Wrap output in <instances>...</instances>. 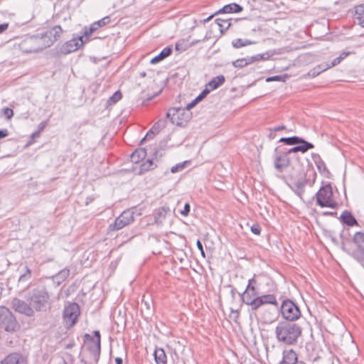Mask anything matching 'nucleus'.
Here are the masks:
<instances>
[{"instance_id": "obj_57", "label": "nucleus", "mask_w": 364, "mask_h": 364, "mask_svg": "<svg viewBox=\"0 0 364 364\" xmlns=\"http://www.w3.org/2000/svg\"><path fill=\"white\" fill-rule=\"evenodd\" d=\"M196 245H197L198 249L200 250V252L201 253V255L203 257H205V252H204V250H203V244L200 242V240H197Z\"/></svg>"}, {"instance_id": "obj_36", "label": "nucleus", "mask_w": 364, "mask_h": 364, "mask_svg": "<svg viewBox=\"0 0 364 364\" xmlns=\"http://www.w3.org/2000/svg\"><path fill=\"white\" fill-rule=\"evenodd\" d=\"M254 42L250 41V40H247V39H242V38H237V39H235L232 42V45L234 48H240L241 47H243V46H248V45H251V44H253Z\"/></svg>"}, {"instance_id": "obj_64", "label": "nucleus", "mask_w": 364, "mask_h": 364, "mask_svg": "<svg viewBox=\"0 0 364 364\" xmlns=\"http://www.w3.org/2000/svg\"><path fill=\"white\" fill-rule=\"evenodd\" d=\"M273 129H274V131L277 132H279V131L286 129V126L280 125V126L275 127Z\"/></svg>"}, {"instance_id": "obj_21", "label": "nucleus", "mask_w": 364, "mask_h": 364, "mask_svg": "<svg viewBox=\"0 0 364 364\" xmlns=\"http://www.w3.org/2000/svg\"><path fill=\"white\" fill-rule=\"evenodd\" d=\"M339 220L343 225L349 227L359 226L356 218L353 216L350 211L347 210L342 212L339 217Z\"/></svg>"}, {"instance_id": "obj_63", "label": "nucleus", "mask_w": 364, "mask_h": 364, "mask_svg": "<svg viewBox=\"0 0 364 364\" xmlns=\"http://www.w3.org/2000/svg\"><path fill=\"white\" fill-rule=\"evenodd\" d=\"M341 62L339 61V58H336L335 59L333 60V61L331 62V65H328L329 66V68L333 67V66H336L338 64H339Z\"/></svg>"}, {"instance_id": "obj_58", "label": "nucleus", "mask_w": 364, "mask_h": 364, "mask_svg": "<svg viewBox=\"0 0 364 364\" xmlns=\"http://www.w3.org/2000/svg\"><path fill=\"white\" fill-rule=\"evenodd\" d=\"M9 134L6 129H0V140L8 136Z\"/></svg>"}, {"instance_id": "obj_6", "label": "nucleus", "mask_w": 364, "mask_h": 364, "mask_svg": "<svg viewBox=\"0 0 364 364\" xmlns=\"http://www.w3.org/2000/svg\"><path fill=\"white\" fill-rule=\"evenodd\" d=\"M279 309L282 318L286 321L293 322L301 316V312L299 306L289 299H284L282 304L279 306Z\"/></svg>"}, {"instance_id": "obj_46", "label": "nucleus", "mask_w": 364, "mask_h": 364, "mask_svg": "<svg viewBox=\"0 0 364 364\" xmlns=\"http://www.w3.org/2000/svg\"><path fill=\"white\" fill-rule=\"evenodd\" d=\"M261 230H262L261 227L258 223H254L251 226L252 232L256 235H259L261 233Z\"/></svg>"}, {"instance_id": "obj_3", "label": "nucleus", "mask_w": 364, "mask_h": 364, "mask_svg": "<svg viewBox=\"0 0 364 364\" xmlns=\"http://www.w3.org/2000/svg\"><path fill=\"white\" fill-rule=\"evenodd\" d=\"M28 300L31 302L34 312L46 311L50 309V296L46 287L33 289Z\"/></svg>"}, {"instance_id": "obj_30", "label": "nucleus", "mask_w": 364, "mask_h": 364, "mask_svg": "<svg viewBox=\"0 0 364 364\" xmlns=\"http://www.w3.org/2000/svg\"><path fill=\"white\" fill-rule=\"evenodd\" d=\"M225 81V78L223 75H218L213 77L208 84V86L211 87V90H215L222 85Z\"/></svg>"}, {"instance_id": "obj_28", "label": "nucleus", "mask_w": 364, "mask_h": 364, "mask_svg": "<svg viewBox=\"0 0 364 364\" xmlns=\"http://www.w3.org/2000/svg\"><path fill=\"white\" fill-rule=\"evenodd\" d=\"M70 275V269L65 268L53 276V280L58 285L62 284Z\"/></svg>"}, {"instance_id": "obj_17", "label": "nucleus", "mask_w": 364, "mask_h": 364, "mask_svg": "<svg viewBox=\"0 0 364 364\" xmlns=\"http://www.w3.org/2000/svg\"><path fill=\"white\" fill-rule=\"evenodd\" d=\"M242 301L247 306H250L251 310L253 309V304L256 298L259 296L256 287H246L245 290L240 294Z\"/></svg>"}, {"instance_id": "obj_45", "label": "nucleus", "mask_w": 364, "mask_h": 364, "mask_svg": "<svg viewBox=\"0 0 364 364\" xmlns=\"http://www.w3.org/2000/svg\"><path fill=\"white\" fill-rule=\"evenodd\" d=\"M2 112L4 115L6 117V119H10L14 116V111L12 109L9 107H5L2 109Z\"/></svg>"}, {"instance_id": "obj_8", "label": "nucleus", "mask_w": 364, "mask_h": 364, "mask_svg": "<svg viewBox=\"0 0 364 364\" xmlns=\"http://www.w3.org/2000/svg\"><path fill=\"white\" fill-rule=\"evenodd\" d=\"M316 204L321 208H336L338 205L336 201L333 200L332 186L327 183L320 188L316 193Z\"/></svg>"}, {"instance_id": "obj_53", "label": "nucleus", "mask_w": 364, "mask_h": 364, "mask_svg": "<svg viewBox=\"0 0 364 364\" xmlns=\"http://www.w3.org/2000/svg\"><path fill=\"white\" fill-rule=\"evenodd\" d=\"M154 136H155V134H154L153 131H151V129H149V131L146 133L145 136L141 139V144H142L144 141H146L147 139H153Z\"/></svg>"}, {"instance_id": "obj_48", "label": "nucleus", "mask_w": 364, "mask_h": 364, "mask_svg": "<svg viewBox=\"0 0 364 364\" xmlns=\"http://www.w3.org/2000/svg\"><path fill=\"white\" fill-rule=\"evenodd\" d=\"M210 92L208 88L204 89L197 97L198 101L203 100Z\"/></svg>"}, {"instance_id": "obj_31", "label": "nucleus", "mask_w": 364, "mask_h": 364, "mask_svg": "<svg viewBox=\"0 0 364 364\" xmlns=\"http://www.w3.org/2000/svg\"><path fill=\"white\" fill-rule=\"evenodd\" d=\"M299 147V150L301 153H306L309 149L314 148V145L306 141L304 139L300 137L298 144H296Z\"/></svg>"}, {"instance_id": "obj_5", "label": "nucleus", "mask_w": 364, "mask_h": 364, "mask_svg": "<svg viewBox=\"0 0 364 364\" xmlns=\"http://www.w3.org/2000/svg\"><path fill=\"white\" fill-rule=\"evenodd\" d=\"M311 176V179L310 178H307V173L300 175L299 177L291 176V183L289 184V186L296 196L302 199L303 195L305 192V186L308 185L310 187H312L316 182L317 175L314 171H312Z\"/></svg>"}, {"instance_id": "obj_20", "label": "nucleus", "mask_w": 364, "mask_h": 364, "mask_svg": "<svg viewBox=\"0 0 364 364\" xmlns=\"http://www.w3.org/2000/svg\"><path fill=\"white\" fill-rule=\"evenodd\" d=\"M300 361L294 350H284L282 353V359L278 364H296Z\"/></svg>"}, {"instance_id": "obj_44", "label": "nucleus", "mask_w": 364, "mask_h": 364, "mask_svg": "<svg viewBox=\"0 0 364 364\" xmlns=\"http://www.w3.org/2000/svg\"><path fill=\"white\" fill-rule=\"evenodd\" d=\"M110 21H111L110 17L109 16H107L102 18V19H100L97 21H95V23L98 28H100V27H102V26L108 24L110 22Z\"/></svg>"}, {"instance_id": "obj_61", "label": "nucleus", "mask_w": 364, "mask_h": 364, "mask_svg": "<svg viewBox=\"0 0 364 364\" xmlns=\"http://www.w3.org/2000/svg\"><path fill=\"white\" fill-rule=\"evenodd\" d=\"M267 136L269 139H274L276 137V132L274 131V129H269V133Z\"/></svg>"}, {"instance_id": "obj_23", "label": "nucleus", "mask_w": 364, "mask_h": 364, "mask_svg": "<svg viewBox=\"0 0 364 364\" xmlns=\"http://www.w3.org/2000/svg\"><path fill=\"white\" fill-rule=\"evenodd\" d=\"M169 211V208L166 206H163L156 210L154 214L155 223H156L157 225H161L163 223V221L166 218L167 213Z\"/></svg>"}, {"instance_id": "obj_51", "label": "nucleus", "mask_w": 364, "mask_h": 364, "mask_svg": "<svg viewBox=\"0 0 364 364\" xmlns=\"http://www.w3.org/2000/svg\"><path fill=\"white\" fill-rule=\"evenodd\" d=\"M69 364H87V363L81 359V360H75L72 355H70Z\"/></svg>"}, {"instance_id": "obj_33", "label": "nucleus", "mask_w": 364, "mask_h": 364, "mask_svg": "<svg viewBox=\"0 0 364 364\" xmlns=\"http://www.w3.org/2000/svg\"><path fill=\"white\" fill-rule=\"evenodd\" d=\"M215 23L220 28V33L223 34L231 26V23L229 19L216 18Z\"/></svg>"}, {"instance_id": "obj_25", "label": "nucleus", "mask_w": 364, "mask_h": 364, "mask_svg": "<svg viewBox=\"0 0 364 364\" xmlns=\"http://www.w3.org/2000/svg\"><path fill=\"white\" fill-rule=\"evenodd\" d=\"M146 156V151L144 148L136 149L130 156L131 161L137 164Z\"/></svg>"}, {"instance_id": "obj_26", "label": "nucleus", "mask_w": 364, "mask_h": 364, "mask_svg": "<svg viewBox=\"0 0 364 364\" xmlns=\"http://www.w3.org/2000/svg\"><path fill=\"white\" fill-rule=\"evenodd\" d=\"M154 359L156 364H166L167 357L163 348H157L154 350Z\"/></svg>"}, {"instance_id": "obj_49", "label": "nucleus", "mask_w": 364, "mask_h": 364, "mask_svg": "<svg viewBox=\"0 0 364 364\" xmlns=\"http://www.w3.org/2000/svg\"><path fill=\"white\" fill-rule=\"evenodd\" d=\"M267 58V57H264V54H259V55H257L255 56L251 57L250 58V62L253 63V62L259 61V60H265Z\"/></svg>"}, {"instance_id": "obj_15", "label": "nucleus", "mask_w": 364, "mask_h": 364, "mask_svg": "<svg viewBox=\"0 0 364 364\" xmlns=\"http://www.w3.org/2000/svg\"><path fill=\"white\" fill-rule=\"evenodd\" d=\"M265 304L273 305L277 309H279V303L274 294H264L259 296L256 298V301L253 304V309L252 311H256Z\"/></svg>"}, {"instance_id": "obj_37", "label": "nucleus", "mask_w": 364, "mask_h": 364, "mask_svg": "<svg viewBox=\"0 0 364 364\" xmlns=\"http://www.w3.org/2000/svg\"><path fill=\"white\" fill-rule=\"evenodd\" d=\"M299 136H293L290 137H282L279 139V142H282L287 145L292 146L296 145L299 140Z\"/></svg>"}, {"instance_id": "obj_29", "label": "nucleus", "mask_w": 364, "mask_h": 364, "mask_svg": "<svg viewBox=\"0 0 364 364\" xmlns=\"http://www.w3.org/2000/svg\"><path fill=\"white\" fill-rule=\"evenodd\" d=\"M156 167L152 159H147L140 165L138 175H142L145 172L154 169Z\"/></svg>"}, {"instance_id": "obj_52", "label": "nucleus", "mask_w": 364, "mask_h": 364, "mask_svg": "<svg viewBox=\"0 0 364 364\" xmlns=\"http://www.w3.org/2000/svg\"><path fill=\"white\" fill-rule=\"evenodd\" d=\"M47 125H48L47 121L41 122L38 126V130L36 131V134H40L41 132H43Z\"/></svg>"}, {"instance_id": "obj_22", "label": "nucleus", "mask_w": 364, "mask_h": 364, "mask_svg": "<svg viewBox=\"0 0 364 364\" xmlns=\"http://www.w3.org/2000/svg\"><path fill=\"white\" fill-rule=\"evenodd\" d=\"M243 10L242 6L236 3H232L224 6L216 14H231V13H240Z\"/></svg>"}, {"instance_id": "obj_60", "label": "nucleus", "mask_w": 364, "mask_h": 364, "mask_svg": "<svg viewBox=\"0 0 364 364\" xmlns=\"http://www.w3.org/2000/svg\"><path fill=\"white\" fill-rule=\"evenodd\" d=\"M88 30L92 33L93 32H95V31H97L99 28L97 27V26L96 25L95 22H94L93 23H92L90 25V26L89 28H87Z\"/></svg>"}, {"instance_id": "obj_55", "label": "nucleus", "mask_w": 364, "mask_h": 364, "mask_svg": "<svg viewBox=\"0 0 364 364\" xmlns=\"http://www.w3.org/2000/svg\"><path fill=\"white\" fill-rule=\"evenodd\" d=\"M200 101H198V99L196 97L191 102L188 103L186 105V108L191 111V109L194 107Z\"/></svg>"}, {"instance_id": "obj_41", "label": "nucleus", "mask_w": 364, "mask_h": 364, "mask_svg": "<svg viewBox=\"0 0 364 364\" xmlns=\"http://www.w3.org/2000/svg\"><path fill=\"white\" fill-rule=\"evenodd\" d=\"M289 77L287 74H284L282 75H274L272 77H269L266 79L267 82H272V81H282L285 82L286 80Z\"/></svg>"}, {"instance_id": "obj_16", "label": "nucleus", "mask_w": 364, "mask_h": 364, "mask_svg": "<svg viewBox=\"0 0 364 364\" xmlns=\"http://www.w3.org/2000/svg\"><path fill=\"white\" fill-rule=\"evenodd\" d=\"M84 36H78L65 42L60 49L62 54L67 55L79 49L83 44Z\"/></svg>"}, {"instance_id": "obj_2", "label": "nucleus", "mask_w": 364, "mask_h": 364, "mask_svg": "<svg viewBox=\"0 0 364 364\" xmlns=\"http://www.w3.org/2000/svg\"><path fill=\"white\" fill-rule=\"evenodd\" d=\"M274 333L276 338L285 345H295L301 336V327L294 322L282 321L277 323Z\"/></svg>"}, {"instance_id": "obj_14", "label": "nucleus", "mask_w": 364, "mask_h": 364, "mask_svg": "<svg viewBox=\"0 0 364 364\" xmlns=\"http://www.w3.org/2000/svg\"><path fill=\"white\" fill-rule=\"evenodd\" d=\"M11 307L15 311L28 317L35 316L34 309L32 308L31 302L28 304L26 301L15 297L11 301Z\"/></svg>"}, {"instance_id": "obj_62", "label": "nucleus", "mask_w": 364, "mask_h": 364, "mask_svg": "<svg viewBox=\"0 0 364 364\" xmlns=\"http://www.w3.org/2000/svg\"><path fill=\"white\" fill-rule=\"evenodd\" d=\"M95 197L94 196H90L87 197V198L85 200V205H88L90 203L93 202L95 200Z\"/></svg>"}, {"instance_id": "obj_4", "label": "nucleus", "mask_w": 364, "mask_h": 364, "mask_svg": "<svg viewBox=\"0 0 364 364\" xmlns=\"http://www.w3.org/2000/svg\"><path fill=\"white\" fill-rule=\"evenodd\" d=\"M85 349L89 352L90 358L95 364H97L101 353V335L98 330L93 331V335L85 333L83 336Z\"/></svg>"}, {"instance_id": "obj_1", "label": "nucleus", "mask_w": 364, "mask_h": 364, "mask_svg": "<svg viewBox=\"0 0 364 364\" xmlns=\"http://www.w3.org/2000/svg\"><path fill=\"white\" fill-rule=\"evenodd\" d=\"M62 33V28L60 26H55L41 36H33L25 40L21 46L27 53L38 52L52 46Z\"/></svg>"}, {"instance_id": "obj_42", "label": "nucleus", "mask_w": 364, "mask_h": 364, "mask_svg": "<svg viewBox=\"0 0 364 364\" xmlns=\"http://www.w3.org/2000/svg\"><path fill=\"white\" fill-rule=\"evenodd\" d=\"M25 272L19 277V282L26 281L31 277V270L28 266L24 267Z\"/></svg>"}, {"instance_id": "obj_54", "label": "nucleus", "mask_w": 364, "mask_h": 364, "mask_svg": "<svg viewBox=\"0 0 364 364\" xmlns=\"http://www.w3.org/2000/svg\"><path fill=\"white\" fill-rule=\"evenodd\" d=\"M257 281L255 278V274L252 278H251L248 280V284H247V287H254L257 288Z\"/></svg>"}, {"instance_id": "obj_35", "label": "nucleus", "mask_w": 364, "mask_h": 364, "mask_svg": "<svg viewBox=\"0 0 364 364\" xmlns=\"http://www.w3.org/2000/svg\"><path fill=\"white\" fill-rule=\"evenodd\" d=\"M328 68V64H321L317 67L314 68V69L311 70L309 73V75L312 77H315Z\"/></svg>"}, {"instance_id": "obj_18", "label": "nucleus", "mask_w": 364, "mask_h": 364, "mask_svg": "<svg viewBox=\"0 0 364 364\" xmlns=\"http://www.w3.org/2000/svg\"><path fill=\"white\" fill-rule=\"evenodd\" d=\"M311 156L319 173L326 178H330L331 176V173L326 167L325 162L323 161L320 155L318 154L313 153Z\"/></svg>"}, {"instance_id": "obj_56", "label": "nucleus", "mask_w": 364, "mask_h": 364, "mask_svg": "<svg viewBox=\"0 0 364 364\" xmlns=\"http://www.w3.org/2000/svg\"><path fill=\"white\" fill-rule=\"evenodd\" d=\"M91 34H92V33L88 30V28L87 27H85V31L83 32V35L81 36H84L85 43L89 39V37L90 36Z\"/></svg>"}, {"instance_id": "obj_27", "label": "nucleus", "mask_w": 364, "mask_h": 364, "mask_svg": "<svg viewBox=\"0 0 364 364\" xmlns=\"http://www.w3.org/2000/svg\"><path fill=\"white\" fill-rule=\"evenodd\" d=\"M354 18L358 22V24L364 27V4L355 6Z\"/></svg>"}, {"instance_id": "obj_59", "label": "nucleus", "mask_w": 364, "mask_h": 364, "mask_svg": "<svg viewBox=\"0 0 364 364\" xmlns=\"http://www.w3.org/2000/svg\"><path fill=\"white\" fill-rule=\"evenodd\" d=\"M9 28V23H4L0 24V34L3 33L4 31H6Z\"/></svg>"}, {"instance_id": "obj_43", "label": "nucleus", "mask_w": 364, "mask_h": 364, "mask_svg": "<svg viewBox=\"0 0 364 364\" xmlns=\"http://www.w3.org/2000/svg\"><path fill=\"white\" fill-rule=\"evenodd\" d=\"M153 126L159 130V132H161L166 127V119H159Z\"/></svg>"}, {"instance_id": "obj_38", "label": "nucleus", "mask_w": 364, "mask_h": 364, "mask_svg": "<svg viewBox=\"0 0 364 364\" xmlns=\"http://www.w3.org/2000/svg\"><path fill=\"white\" fill-rule=\"evenodd\" d=\"M250 63H252V62H250V58H240V59H237L232 62L233 66L235 68H242Z\"/></svg>"}, {"instance_id": "obj_50", "label": "nucleus", "mask_w": 364, "mask_h": 364, "mask_svg": "<svg viewBox=\"0 0 364 364\" xmlns=\"http://www.w3.org/2000/svg\"><path fill=\"white\" fill-rule=\"evenodd\" d=\"M284 150H285L286 151V154L289 156L290 154L291 153H296V152H299V147L298 146H295L292 148H290V149H287L286 147L284 146Z\"/></svg>"}, {"instance_id": "obj_32", "label": "nucleus", "mask_w": 364, "mask_h": 364, "mask_svg": "<svg viewBox=\"0 0 364 364\" xmlns=\"http://www.w3.org/2000/svg\"><path fill=\"white\" fill-rule=\"evenodd\" d=\"M19 358L20 355L18 353H11L1 361V364H18L19 363Z\"/></svg>"}, {"instance_id": "obj_12", "label": "nucleus", "mask_w": 364, "mask_h": 364, "mask_svg": "<svg viewBox=\"0 0 364 364\" xmlns=\"http://www.w3.org/2000/svg\"><path fill=\"white\" fill-rule=\"evenodd\" d=\"M80 314V306L77 303H70L65 306L63 313L65 327L70 328L73 326L77 323Z\"/></svg>"}, {"instance_id": "obj_10", "label": "nucleus", "mask_w": 364, "mask_h": 364, "mask_svg": "<svg viewBox=\"0 0 364 364\" xmlns=\"http://www.w3.org/2000/svg\"><path fill=\"white\" fill-rule=\"evenodd\" d=\"M166 118L173 124L184 126L192 118V112L186 107H172L168 110Z\"/></svg>"}, {"instance_id": "obj_40", "label": "nucleus", "mask_w": 364, "mask_h": 364, "mask_svg": "<svg viewBox=\"0 0 364 364\" xmlns=\"http://www.w3.org/2000/svg\"><path fill=\"white\" fill-rule=\"evenodd\" d=\"M122 97V92L119 90L116 91L108 100L109 105L117 103Z\"/></svg>"}, {"instance_id": "obj_34", "label": "nucleus", "mask_w": 364, "mask_h": 364, "mask_svg": "<svg viewBox=\"0 0 364 364\" xmlns=\"http://www.w3.org/2000/svg\"><path fill=\"white\" fill-rule=\"evenodd\" d=\"M141 312L142 315L146 318L153 314L154 308L151 307V304H149L148 301H144L141 304Z\"/></svg>"}, {"instance_id": "obj_39", "label": "nucleus", "mask_w": 364, "mask_h": 364, "mask_svg": "<svg viewBox=\"0 0 364 364\" xmlns=\"http://www.w3.org/2000/svg\"><path fill=\"white\" fill-rule=\"evenodd\" d=\"M187 164H190V161H186L172 166L171 168V173H175L176 172L183 171L186 168Z\"/></svg>"}, {"instance_id": "obj_11", "label": "nucleus", "mask_w": 364, "mask_h": 364, "mask_svg": "<svg viewBox=\"0 0 364 364\" xmlns=\"http://www.w3.org/2000/svg\"><path fill=\"white\" fill-rule=\"evenodd\" d=\"M274 167L279 173L284 172L291 165L289 156L284 150L283 146H278L274 151Z\"/></svg>"}, {"instance_id": "obj_19", "label": "nucleus", "mask_w": 364, "mask_h": 364, "mask_svg": "<svg viewBox=\"0 0 364 364\" xmlns=\"http://www.w3.org/2000/svg\"><path fill=\"white\" fill-rule=\"evenodd\" d=\"M279 309L274 307V309L271 308H264L261 313V319L264 323H272L274 322L277 318V314Z\"/></svg>"}, {"instance_id": "obj_47", "label": "nucleus", "mask_w": 364, "mask_h": 364, "mask_svg": "<svg viewBox=\"0 0 364 364\" xmlns=\"http://www.w3.org/2000/svg\"><path fill=\"white\" fill-rule=\"evenodd\" d=\"M191 210V205L188 203L184 205L183 209L180 211L181 214L185 217L189 215Z\"/></svg>"}, {"instance_id": "obj_13", "label": "nucleus", "mask_w": 364, "mask_h": 364, "mask_svg": "<svg viewBox=\"0 0 364 364\" xmlns=\"http://www.w3.org/2000/svg\"><path fill=\"white\" fill-rule=\"evenodd\" d=\"M134 220V213L130 210H124L115 219L114 223L109 225V230L118 231L132 223Z\"/></svg>"}, {"instance_id": "obj_9", "label": "nucleus", "mask_w": 364, "mask_h": 364, "mask_svg": "<svg viewBox=\"0 0 364 364\" xmlns=\"http://www.w3.org/2000/svg\"><path fill=\"white\" fill-rule=\"evenodd\" d=\"M354 248L346 250L353 258L357 260L364 267V232H356L352 239Z\"/></svg>"}, {"instance_id": "obj_24", "label": "nucleus", "mask_w": 364, "mask_h": 364, "mask_svg": "<svg viewBox=\"0 0 364 364\" xmlns=\"http://www.w3.org/2000/svg\"><path fill=\"white\" fill-rule=\"evenodd\" d=\"M172 51H173L172 48L170 46H167V47L164 48L160 52V53L159 55H157L156 56H155L154 58H153L151 60V63L156 64V63L161 62L166 58L168 57L172 53Z\"/></svg>"}, {"instance_id": "obj_7", "label": "nucleus", "mask_w": 364, "mask_h": 364, "mask_svg": "<svg viewBox=\"0 0 364 364\" xmlns=\"http://www.w3.org/2000/svg\"><path fill=\"white\" fill-rule=\"evenodd\" d=\"M0 328L10 333L16 332L20 328V325L14 314L4 306H0Z\"/></svg>"}]
</instances>
